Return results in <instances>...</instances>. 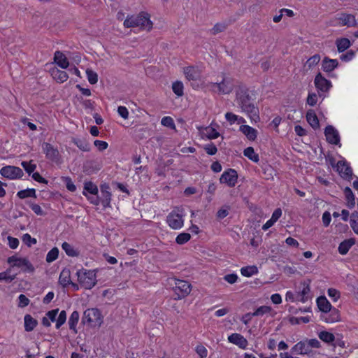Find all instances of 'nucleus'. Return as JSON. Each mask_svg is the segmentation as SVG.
<instances>
[{
    "instance_id": "f257e3e1",
    "label": "nucleus",
    "mask_w": 358,
    "mask_h": 358,
    "mask_svg": "<svg viewBox=\"0 0 358 358\" xmlns=\"http://www.w3.org/2000/svg\"><path fill=\"white\" fill-rule=\"evenodd\" d=\"M236 100L242 111L248 115L252 122H257L259 121V109L250 101V98L245 92H238Z\"/></svg>"
},
{
    "instance_id": "f03ea898",
    "label": "nucleus",
    "mask_w": 358,
    "mask_h": 358,
    "mask_svg": "<svg viewBox=\"0 0 358 358\" xmlns=\"http://www.w3.org/2000/svg\"><path fill=\"white\" fill-rule=\"evenodd\" d=\"M124 26L127 28L139 27L150 31L152 28V22L148 13H141L138 15L127 16L124 22Z\"/></svg>"
},
{
    "instance_id": "7ed1b4c3",
    "label": "nucleus",
    "mask_w": 358,
    "mask_h": 358,
    "mask_svg": "<svg viewBox=\"0 0 358 358\" xmlns=\"http://www.w3.org/2000/svg\"><path fill=\"white\" fill-rule=\"evenodd\" d=\"M185 210L181 207H176L166 217V223L174 230L181 229L184 225Z\"/></svg>"
},
{
    "instance_id": "20e7f679",
    "label": "nucleus",
    "mask_w": 358,
    "mask_h": 358,
    "mask_svg": "<svg viewBox=\"0 0 358 358\" xmlns=\"http://www.w3.org/2000/svg\"><path fill=\"white\" fill-rule=\"evenodd\" d=\"M207 87L213 92L218 94H227L234 89L232 79L229 77L224 76L220 83L210 82L207 84Z\"/></svg>"
},
{
    "instance_id": "39448f33",
    "label": "nucleus",
    "mask_w": 358,
    "mask_h": 358,
    "mask_svg": "<svg viewBox=\"0 0 358 358\" xmlns=\"http://www.w3.org/2000/svg\"><path fill=\"white\" fill-rule=\"evenodd\" d=\"M78 280L85 289H92L96 282V273L92 270L81 269L77 272Z\"/></svg>"
},
{
    "instance_id": "423d86ee",
    "label": "nucleus",
    "mask_w": 358,
    "mask_h": 358,
    "mask_svg": "<svg viewBox=\"0 0 358 358\" xmlns=\"http://www.w3.org/2000/svg\"><path fill=\"white\" fill-rule=\"evenodd\" d=\"M83 322H87L91 327H99L103 323V316L97 308H89L84 312Z\"/></svg>"
},
{
    "instance_id": "0eeeda50",
    "label": "nucleus",
    "mask_w": 358,
    "mask_h": 358,
    "mask_svg": "<svg viewBox=\"0 0 358 358\" xmlns=\"http://www.w3.org/2000/svg\"><path fill=\"white\" fill-rule=\"evenodd\" d=\"M7 262L12 267L20 268L24 272L31 273L34 271V267L27 258L13 255L8 257Z\"/></svg>"
},
{
    "instance_id": "6e6552de",
    "label": "nucleus",
    "mask_w": 358,
    "mask_h": 358,
    "mask_svg": "<svg viewBox=\"0 0 358 358\" xmlns=\"http://www.w3.org/2000/svg\"><path fill=\"white\" fill-rule=\"evenodd\" d=\"M0 173L4 178L10 180L21 178L24 173L22 170L15 166H6L1 169Z\"/></svg>"
},
{
    "instance_id": "1a4fd4ad",
    "label": "nucleus",
    "mask_w": 358,
    "mask_h": 358,
    "mask_svg": "<svg viewBox=\"0 0 358 358\" xmlns=\"http://www.w3.org/2000/svg\"><path fill=\"white\" fill-rule=\"evenodd\" d=\"M333 24L334 26L354 27L357 24L355 16L352 14L341 13L336 16Z\"/></svg>"
},
{
    "instance_id": "9d476101",
    "label": "nucleus",
    "mask_w": 358,
    "mask_h": 358,
    "mask_svg": "<svg viewBox=\"0 0 358 358\" xmlns=\"http://www.w3.org/2000/svg\"><path fill=\"white\" fill-rule=\"evenodd\" d=\"M174 292L177 294L176 299H181L187 296L191 292V285L185 280H176Z\"/></svg>"
},
{
    "instance_id": "9b49d317",
    "label": "nucleus",
    "mask_w": 358,
    "mask_h": 358,
    "mask_svg": "<svg viewBox=\"0 0 358 358\" xmlns=\"http://www.w3.org/2000/svg\"><path fill=\"white\" fill-rule=\"evenodd\" d=\"M237 172L234 169H229L222 173L220 178V182L227 184L230 187H233L237 183Z\"/></svg>"
},
{
    "instance_id": "f8f14e48",
    "label": "nucleus",
    "mask_w": 358,
    "mask_h": 358,
    "mask_svg": "<svg viewBox=\"0 0 358 358\" xmlns=\"http://www.w3.org/2000/svg\"><path fill=\"white\" fill-rule=\"evenodd\" d=\"M182 73L189 81L198 80L201 74V70L196 66H187L182 68Z\"/></svg>"
},
{
    "instance_id": "ddd939ff",
    "label": "nucleus",
    "mask_w": 358,
    "mask_h": 358,
    "mask_svg": "<svg viewBox=\"0 0 358 358\" xmlns=\"http://www.w3.org/2000/svg\"><path fill=\"white\" fill-rule=\"evenodd\" d=\"M314 83L316 88L323 92L329 91L331 87V83L323 77L320 73L316 75Z\"/></svg>"
},
{
    "instance_id": "4468645a",
    "label": "nucleus",
    "mask_w": 358,
    "mask_h": 358,
    "mask_svg": "<svg viewBox=\"0 0 358 358\" xmlns=\"http://www.w3.org/2000/svg\"><path fill=\"white\" fill-rule=\"evenodd\" d=\"M327 141L334 145H338L340 142V136L338 131L331 125L327 126L324 130Z\"/></svg>"
},
{
    "instance_id": "2eb2a0df",
    "label": "nucleus",
    "mask_w": 358,
    "mask_h": 358,
    "mask_svg": "<svg viewBox=\"0 0 358 358\" xmlns=\"http://www.w3.org/2000/svg\"><path fill=\"white\" fill-rule=\"evenodd\" d=\"M42 149L45 154V157L52 161H57L59 159V152L57 148H55L50 143H44L42 145Z\"/></svg>"
},
{
    "instance_id": "dca6fc26",
    "label": "nucleus",
    "mask_w": 358,
    "mask_h": 358,
    "mask_svg": "<svg viewBox=\"0 0 358 358\" xmlns=\"http://www.w3.org/2000/svg\"><path fill=\"white\" fill-rule=\"evenodd\" d=\"M293 354L299 355H309L312 352V350L309 349L306 341H300L295 344L291 349Z\"/></svg>"
},
{
    "instance_id": "f3484780",
    "label": "nucleus",
    "mask_w": 358,
    "mask_h": 358,
    "mask_svg": "<svg viewBox=\"0 0 358 358\" xmlns=\"http://www.w3.org/2000/svg\"><path fill=\"white\" fill-rule=\"evenodd\" d=\"M336 170L343 178L350 179L352 177V169L345 161H338L336 164Z\"/></svg>"
},
{
    "instance_id": "a211bd4d",
    "label": "nucleus",
    "mask_w": 358,
    "mask_h": 358,
    "mask_svg": "<svg viewBox=\"0 0 358 358\" xmlns=\"http://www.w3.org/2000/svg\"><path fill=\"white\" fill-rule=\"evenodd\" d=\"M301 289L296 293L297 301L302 303H305L310 298V282L304 281L301 282Z\"/></svg>"
},
{
    "instance_id": "6ab92c4d",
    "label": "nucleus",
    "mask_w": 358,
    "mask_h": 358,
    "mask_svg": "<svg viewBox=\"0 0 358 358\" xmlns=\"http://www.w3.org/2000/svg\"><path fill=\"white\" fill-rule=\"evenodd\" d=\"M101 197H99L101 203L104 208L110 206L111 201V193L110 192L109 185L103 184L100 186Z\"/></svg>"
},
{
    "instance_id": "aec40b11",
    "label": "nucleus",
    "mask_w": 358,
    "mask_h": 358,
    "mask_svg": "<svg viewBox=\"0 0 358 358\" xmlns=\"http://www.w3.org/2000/svg\"><path fill=\"white\" fill-rule=\"evenodd\" d=\"M228 341L242 349H246L248 345L247 339L241 334L237 333H234L229 336Z\"/></svg>"
},
{
    "instance_id": "412c9836",
    "label": "nucleus",
    "mask_w": 358,
    "mask_h": 358,
    "mask_svg": "<svg viewBox=\"0 0 358 358\" xmlns=\"http://www.w3.org/2000/svg\"><path fill=\"white\" fill-rule=\"evenodd\" d=\"M322 320L327 323H334L339 321L340 320V313L339 311L335 308H331L330 310L327 313L323 314L322 316Z\"/></svg>"
},
{
    "instance_id": "4be33fe9",
    "label": "nucleus",
    "mask_w": 358,
    "mask_h": 358,
    "mask_svg": "<svg viewBox=\"0 0 358 358\" xmlns=\"http://www.w3.org/2000/svg\"><path fill=\"white\" fill-rule=\"evenodd\" d=\"M55 62L62 69H66L69 66V62L66 57L61 51H56L54 55Z\"/></svg>"
},
{
    "instance_id": "5701e85b",
    "label": "nucleus",
    "mask_w": 358,
    "mask_h": 358,
    "mask_svg": "<svg viewBox=\"0 0 358 358\" xmlns=\"http://www.w3.org/2000/svg\"><path fill=\"white\" fill-rule=\"evenodd\" d=\"M50 74L53 79L59 83H64L69 78V76L66 72L59 70L57 68L52 69L50 70Z\"/></svg>"
},
{
    "instance_id": "b1692460",
    "label": "nucleus",
    "mask_w": 358,
    "mask_h": 358,
    "mask_svg": "<svg viewBox=\"0 0 358 358\" xmlns=\"http://www.w3.org/2000/svg\"><path fill=\"white\" fill-rule=\"evenodd\" d=\"M338 65L337 59L324 57L322 62V69L325 72H331Z\"/></svg>"
},
{
    "instance_id": "393cba45",
    "label": "nucleus",
    "mask_w": 358,
    "mask_h": 358,
    "mask_svg": "<svg viewBox=\"0 0 358 358\" xmlns=\"http://www.w3.org/2000/svg\"><path fill=\"white\" fill-rule=\"evenodd\" d=\"M239 130L250 141H254L257 136V131L249 125H241Z\"/></svg>"
},
{
    "instance_id": "a878e982",
    "label": "nucleus",
    "mask_w": 358,
    "mask_h": 358,
    "mask_svg": "<svg viewBox=\"0 0 358 358\" xmlns=\"http://www.w3.org/2000/svg\"><path fill=\"white\" fill-rule=\"evenodd\" d=\"M317 305L320 310L324 313H327L332 308L329 301L325 296H320L317 299Z\"/></svg>"
},
{
    "instance_id": "bb28decb",
    "label": "nucleus",
    "mask_w": 358,
    "mask_h": 358,
    "mask_svg": "<svg viewBox=\"0 0 358 358\" xmlns=\"http://www.w3.org/2000/svg\"><path fill=\"white\" fill-rule=\"evenodd\" d=\"M355 244L354 238H349L341 242L338 246V252L341 255H345L348 253L350 248Z\"/></svg>"
},
{
    "instance_id": "cd10ccee",
    "label": "nucleus",
    "mask_w": 358,
    "mask_h": 358,
    "mask_svg": "<svg viewBox=\"0 0 358 358\" xmlns=\"http://www.w3.org/2000/svg\"><path fill=\"white\" fill-rule=\"evenodd\" d=\"M24 329L26 331H31L37 326L38 322L30 315H25L24 317Z\"/></svg>"
},
{
    "instance_id": "c85d7f7f",
    "label": "nucleus",
    "mask_w": 358,
    "mask_h": 358,
    "mask_svg": "<svg viewBox=\"0 0 358 358\" xmlns=\"http://www.w3.org/2000/svg\"><path fill=\"white\" fill-rule=\"evenodd\" d=\"M321 59L320 55L318 54H315L313 56L310 57L305 63L303 66V69L306 71H308L315 66H316Z\"/></svg>"
},
{
    "instance_id": "c756f323",
    "label": "nucleus",
    "mask_w": 358,
    "mask_h": 358,
    "mask_svg": "<svg viewBox=\"0 0 358 358\" xmlns=\"http://www.w3.org/2000/svg\"><path fill=\"white\" fill-rule=\"evenodd\" d=\"M72 142L82 151L88 152L90 150V143L84 138H73Z\"/></svg>"
},
{
    "instance_id": "7c9ffc66",
    "label": "nucleus",
    "mask_w": 358,
    "mask_h": 358,
    "mask_svg": "<svg viewBox=\"0 0 358 358\" xmlns=\"http://www.w3.org/2000/svg\"><path fill=\"white\" fill-rule=\"evenodd\" d=\"M59 282L63 287H66L71 284V272L69 269L64 268L61 271Z\"/></svg>"
},
{
    "instance_id": "2f4dec72",
    "label": "nucleus",
    "mask_w": 358,
    "mask_h": 358,
    "mask_svg": "<svg viewBox=\"0 0 358 358\" xmlns=\"http://www.w3.org/2000/svg\"><path fill=\"white\" fill-rule=\"evenodd\" d=\"M306 120L309 124L313 128V129H317L319 128L320 124L318 118L315 114V113L313 110H309L307 112L306 114Z\"/></svg>"
},
{
    "instance_id": "473e14b6",
    "label": "nucleus",
    "mask_w": 358,
    "mask_h": 358,
    "mask_svg": "<svg viewBox=\"0 0 358 358\" xmlns=\"http://www.w3.org/2000/svg\"><path fill=\"white\" fill-rule=\"evenodd\" d=\"M79 317H80L79 313L78 311L75 310L71 313V315H70V317L69 319L68 323H69V329L73 331V332L75 334L77 333L76 326L78 322Z\"/></svg>"
},
{
    "instance_id": "72a5a7b5",
    "label": "nucleus",
    "mask_w": 358,
    "mask_h": 358,
    "mask_svg": "<svg viewBox=\"0 0 358 358\" xmlns=\"http://www.w3.org/2000/svg\"><path fill=\"white\" fill-rule=\"evenodd\" d=\"M62 248L69 257H74L80 255L79 251L67 242H64L62 245Z\"/></svg>"
},
{
    "instance_id": "f704fd0d",
    "label": "nucleus",
    "mask_w": 358,
    "mask_h": 358,
    "mask_svg": "<svg viewBox=\"0 0 358 358\" xmlns=\"http://www.w3.org/2000/svg\"><path fill=\"white\" fill-rule=\"evenodd\" d=\"M338 51L343 52L346 50L351 45L350 41L347 38H338L336 41Z\"/></svg>"
},
{
    "instance_id": "c9c22d12",
    "label": "nucleus",
    "mask_w": 358,
    "mask_h": 358,
    "mask_svg": "<svg viewBox=\"0 0 358 358\" xmlns=\"http://www.w3.org/2000/svg\"><path fill=\"white\" fill-rule=\"evenodd\" d=\"M345 196L347 201V206L352 208L355 205V196L350 187H345L344 189Z\"/></svg>"
},
{
    "instance_id": "e433bc0d",
    "label": "nucleus",
    "mask_w": 358,
    "mask_h": 358,
    "mask_svg": "<svg viewBox=\"0 0 358 358\" xmlns=\"http://www.w3.org/2000/svg\"><path fill=\"white\" fill-rule=\"evenodd\" d=\"M87 194L97 195L99 189L97 186L91 181H87L84 183V190Z\"/></svg>"
},
{
    "instance_id": "4c0bfd02",
    "label": "nucleus",
    "mask_w": 358,
    "mask_h": 358,
    "mask_svg": "<svg viewBox=\"0 0 358 358\" xmlns=\"http://www.w3.org/2000/svg\"><path fill=\"white\" fill-rule=\"evenodd\" d=\"M318 336L320 339L327 343H333L334 341L336 339V336L327 331L320 332Z\"/></svg>"
},
{
    "instance_id": "58836bf2",
    "label": "nucleus",
    "mask_w": 358,
    "mask_h": 358,
    "mask_svg": "<svg viewBox=\"0 0 358 358\" xmlns=\"http://www.w3.org/2000/svg\"><path fill=\"white\" fill-rule=\"evenodd\" d=\"M258 273V268L256 266H248L241 268V273L245 277H251Z\"/></svg>"
},
{
    "instance_id": "ea45409f",
    "label": "nucleus",
    "mask_w": 358,
    "mask_h": 358,
    "mask_svg": "<svg viewBox=\"0 0 358 358\" xmlns=\"http://www.w3.org/2000/svg\"><path fill=\"white\" fill-rule=\"evenodd\" d=\"M17 196L20 199H25L28 197L36 198V194L35 189H27L24 190H20L17 193Z\"/></svg>"
},
{
    "instance_id": "a19ab883",
    "label": "nucleus",
    "mask_w": 358,
    "mask_h": 358,
    "mask_svg": "<svg viewBox=\"0 0 358 358\" xmlns=\"http://www.w3.org/2000/svg\"><path fill=\"white\" fill-rule=\"evenodd\" d=\"M172 90L178 96H182L184 94V85L181 81H176L172 84Z\"/></svg>"
},
{
    "instance_id": "79ce46f5",
    "label": "nucleus",
    "mask_w": 358,
    "mask_h": 358,
    "mask_svg": "<svg viewBox=\"0 0 358 358\" xmlns=\"http://www.w3.org/2000/svg\"><path fill=\"white\" fill-rule=\"evenodd\" d=\"M350 224L353 231L358 235V213H352L350 217Z\"/></svg>"
},
{
    "instance_id": "37998d69",
    "label": "nucleus",
    "mask_w": 358,
    "mask_h": 358,
    "mask_svg": "<svg viewBox=\"0 0 358 358\" xmlns=\"http://www.w3.org/2000/svg\"><path fill=\"white\" fill-rule=\"evenodd\" d=\"M244 155L252 162H257L259 161V156L255 152L253 148L248 147L243 151Z\"/></svg>"
},
{
    "instance_id": "c03bdc74",
    "label": "nucleus",
    "mask_w": 358,
    "mask_h": 358,
    "mask_svg": "<svg viewBox=\"0 0 358 358\" xmlns=\"http://www.w3.org/2000/svg\"><path fill=\"white\" fill-rule=\"evenodd\" d=\"M203 134L208 139H215L220 136L219 132L212 127H206Z\"/></svg>"
},
{
    "instance_id": "a18cd8bd",
    "label": "nucleus",
    "mask_w": 358,
    "mask_h": 358,
    "mask_svg": "<svg viewBox=\"0 0 358 358\" xmlns=\"http://www.w3.org/2000/svg\"><path fill=\"white\" fill-rule=\"evenodd\" d=\"M58 255L59 250L57 248L55 247L48 252L46 255V262L48 263L54 262L58 258Z\"/></svg>"
},
{
    "instance_id": "49530a36",
    "label": "nucleus",
    "mask_w": 358,
    "mask_h": 358,
    "mask_svg": "<svg viewBox=\"0 0 358 358\" xmlns=\"http://www.w3.org/2000/svg\"><path fill=\"white\" fill-rule=\"evenodd\" d=\"M191 238V236L189 233H181L176 238V242L179 245H182L189 241Z\"/></svg>"
},
{
    "instance_id": "de8ad7c7",
    "label": "nucleus",
    "mask_w": 358,
    "mask_h": 358,
    "mask_svg": "<svg viewBox=\"0 0 358 358\" xmlns=\"http://www.w3.org/2000/svg\"><path fill=\"white\" fill-rule=\"evenodd\" d=\"M86 74L89 83L92 85L96 84L98 81V75L96 72L91 69L86 70Z\"/></svg>"
},
{
    "instance_id": "09e8293b",
    "label": "nucleus",
    "mask_w": 358,
    "mask_h": 358,
    "mask_svg": "<svg viewBox=\"0 0 358 358\" xmlns=\"http://www.w3.org/2000/svg\"><path fill=\"white\" fill-rule=\"evenodd\" d=\"M271 311V308L267 306H262L259 307L253 313L252 316H262L264 314L269 313Z\"/></svg>"
},
{
    "instance_id": "8fccbe9b",
    "label": "nucleus",
    "mask_w": 358,
    "mask_h": 358,
    "mask_svg": "<svg viewBox=\"0 0 358 358\" xmlns=\"http://www.w3.org/2000/svg\"><path fill=\"white\" fill-rule=\"evenodd\" d=\"M28 205L36 215H40V216H43L45 215V211L42 209V208L38 204H36V203H34L32 202H29Z\"/></svg>"
},
{
    "instance_id": "3c124183",
    "label": "nucleus",
    "mask_w": 358,
    "mask_h": 358,
    "mask_svg": "<svg viewBox=\"0 0 358 358\" xmlns=\"http://www.w3.org/2000/svg\"><path fill=\"white\" fill-rule=\"evenodd\" d=\"M66 320V313L65 310H62L56 320V328L59 329Z\"/></svg>"
},
{
    "instance_id": "603ef678",
    "label": "nucleus",
    "mask_w": 358,
    "mask_h": 358,
    "mask_svg": "<svg viewBox=\"0 0 358 358\" xmlns=\"http://www.w3.org/2000/svg\"><path fill=\"white\" fill-rule=\"evenodd\" d=\"M22 166L26 172L28 174H31L34 171V170L36 168V165L34 164H32V161L30 162H22L21 163Z\"/></svg>"
},
{
    "instance_id": "864d4df0",
    "label": "nucleus",
    "mask_w": 358,
    "mask_h": 358,
    "mask_svg": "<svg viewBox=\"0 0 358 358\" xmlns=\"http://www.w3.org/2000/svg\"><path fill=\"white\" fill-rule=\"evenodd\" d=\"M83 194L85 196L87 200L93 205L98 206L100 204L101 201L99 196L97 195H89L85 191L83 192Z\"/></svg>"
},
{
    "instance_id": "5fc2aeb1",
    "label": "nucleus",
    "mask_w": 358,
    "mask_h": 358,
    "mask_svg": "<svg viewBox=\"0 0 358 358\" xmlns=\"http://www.w3.org/2000/svg\"><path fill=\"white\" fill-rule=\"evenodd\" d=\"M161 124L164 127L172 129L176 127L173 118L169 116L164 117L161 120Z\"/></svg>"
},
{
    "instance_id": "6e6d98bb",
    "label": "nucleus",
    "mask_w": 358,
    "mask_h": 358,
    "mask_svg": "<svg viewBox=\"0 0 358 358\" xmlns=\"http://www.w3.org/2000/svg\"><path fill=\"white\" fill-rule=\"evenodd\" d=\"M203 148L206 153L209 155H214L217 152V147L213 143L205 145Z\"/></svg>"
},
{
    "instance_id": "4d7b16f0",
    "label": "nucleus",
    "mask_w": 358,
    "mask_h": 358,
    "mask_svg": "<svg viewBox=\"0 0 358 358\" xmlns=\"http://www.w3.org/2000/svg\"><path fill=\"white\" fill-rule=\"evenodd\" d=\"M328 296L334 301H337L338 299L340 298V292L334 289V288H329L327 290Z\"/></svg>"
},
{
    "instance_id": "13d9d810",
    "label": "nucleus",
    "mask_w": 358,
    "mask_h": 358,
    "mask_svg": "<svg viewBox=\"0 0 358 358\" xmlns=\"http://www.w3.org/2000/svg\"><path fill=\"white\" fill-rule=\"evenodd\" d=\"M30 300L24 295L20 294L18 296V306L20 308H24L29 305Z\"/></svg>"
},
{
    "instance_id": "bf43d9fd",
    "label": "nucleus",
    "mask_w": 358,
    "mask_h": 358,
    "mask_svg": "<svg viewBox=\"0 0 358 358\" xmlns=\"http://www.w3.org/2000/svg\"><path fill=\"white\" fill-rule=\"evenodd\" d=\"M22 241L29 247L36 243V238H32L29 234L23 235Z\"/></svg>"
},
{
    "instance_id": "052dcab7",
    "label": "nucleus",
    "mask_w": 358,
    "mask_h": 358,
    "mask_svg": "<svg viewBox=\"0 0 358 358\" xmlns=\"http://www.w3.org/2000/svg\"><path fill=\"white\" fill-rule=\"evenodd\" d=\"M196 353L199 355L200 358H206L208 355L207 349L202 345H199L195 349Z\"/></svg>"
},
{
    "instance_id": "680f3d73",
    "label": "nucleus",
    "mask_w": 358,
    "mask_h": 358,
    "mask_svg": "<svg viewBox=\"0 0 358 358\" xmlns=\"http://www.w3.org/2000/svg\"><path fill=\"white\" fill-rule=\"evenodd\" d=\"M331 345L334 348H336V346H339L342 348H344L345 347V343L343 341V336L340 334H337L336 336V339L334 341V342Z\"/></svg>"
},
{
    "instance_id": "e2e57ef3",
    "label": "nucleus",
    "mask_w": 358,
    "mask_h": 358,
    "mask_svg": "<svg viewBox=\"0 0 358 358\" xmlns=\"http://www.w3.org/2000/svg\"><path fill=\"white\" fill-rule=\"evenodd\" d=\"M355 57V52L352 50H349L346 53L340 56V59L343 62H350Z\"/></svg>"
},
{
    "instance_id": "0e129e2a",
    "label": "nucleus",
    "mask_w": 358,
    "mask_h": 358,
    "mask_svg": "<svg viewBox=\"0 0 358 358\" xmlns=\"http://www.w3.org/2000/svg\"><path fill=\"white\" fill-rule=\"evenodd\" d=\"M15 278V275H8V271L0 273V281L4 280L7 282H10L13 280Z\"/></svg>"
},
{
    "instance_id": "69168bd1",
    "label": "nucleus",
    "mask_w": 358,
    "mask_h": 358,
    "mask_svg": "<svg viewBox=\"0 0 358 358\" xmlns=\"http://www.w3.org/2000/svg\"><path fill=\"white\" fill-rule=\"evenodd\" d=\"M94 144L99 151L106 150L108 146L107 142L100 140H95Z\"/></svg>"
},
{
    "instance_id": "338daca9",
    "label": "nucleus",
    "mask_w": 358,
    "mask_h": 358,
    "mask_svg": "<svg viewBox=\"0 0 358 358\" xmlns=\"http://www.w3.org/2000/svg\"><path fill=\"white\" fill-rule=\"evenodd\" d=\"M317 102V95L315 93H310L307 98V103L314 106Z\"/></svg>"
},
{
    "instance_id": "774afa93",
    "label": "nucleus",
    "mask_w": 358,
    "mask_h": 358,
    "mask_svg": "<svg viewBox=\"0 0 358 358\" xmlns=\"http://www.w3.org/2000/svg\"><path fill=\"white\" fill-rule=\"evenodd\" d=\"M8 245L11 249H15L19 245V240L12 236L8 237Z\"/></svg>"
}]
</instances>
